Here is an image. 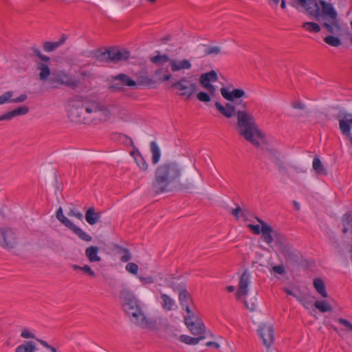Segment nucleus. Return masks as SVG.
I'll use <instances>...</instances> for the list:
<instances>
[{
    "label": "nucleus",
    "mask_w": 352,
    "mask_h": 352,
    "mask_svg": "<svg viewBox=\"0 0 352 352\" xmlns=\"http://www.w3.org/2000/svg\"><path fill=\"white\" fill-rule=\"evenodd\" d=\"M220 91L222 96L229 102L223 106L216 102L217 109L227 118L236 116L239 135L254 146L259 147V140H263L265 135L256 124L254 117L248 111L247 103L242 100H237L245 96L244 90L234 89L230 91L228 89L222 87Z\"/></svg>",
    "instance_id": "1"
},
{
    "label": "nucleus",
    "mask_w": 352,
    "mask_h": 352,
    "mask_svg": "<svg viewBox=\"0 0 352 352\" xmlns=\"http://www.w3.org/2000/svg\"><path fill=\"white\" fill-rule=\"evenodd\" d=\"M113 107L98 100L73 98L68 101L67 117L76 124L97 126L112 118Z\"/></svg>",
    "instance_id": "2"
},
{
    "label": "nucleus",
    "mask_w": 352,
    "mask_h": 352,
    "mask_svg": "<svg viewBox=\"0 0 352 352\" xmlns=\"http://www.w3.org/2000/svg\"><path fill=\"white\" fill-rule=\"evenodd\" d=\"M295 2L314 16L329 33L340 34L342 32L338 13L331 3L324 0H295Z\"/></svg>",
    "instance_id": "3"
},
{
    "label": "nucleus",
    "mask_w": 352,
    "mask_h": 352,
    "mask_svg": "<svg viewBox=\"0 0 352 352\" xmlns=\"http://www.w3.org/2000/svg\"><path fill=\"white\" fill-rule=\"evenodd\" d=\"M181 175V166L176 162L161 164L155 172V179L152 183L153 192L158 194L170 190L171 187H177Z\"/></svg>",
    "instance_id": "4"
},
{
    "label": "nucleus",
    "mask_w": 352,
    "mask_h": 352,
    "mask_svg": "<svg viewBox=\"0 0 352 352\" xmlns=\"http://www.w3.org/2000/svg\"><path fill=\"white\" fill-rule=\"evenodd\" d=\"M342 233L344 235L342 242L334 241L336 248L340 252L347 250L352 258V215L345 213L341 218Z\"/></svg>",
    "instance_id": "5"
},
{
    "label": "nucleus",
    "mask_w": 352,
    "mask_h": 352,
    "mask_svg": "<svg viewBox=\"0 0 352 352\" xmlns=\"http://www.w3.org/2000/svg\"><path fill=\"white\" fill-rule=\"evenodd\" d=\"M202 181L203 175L201 172L192 167L187 170L184 175L180 176L177 188L192 192Z\"/></svg>",
    "instance_id": "6"
},
{
    "label": "nucleus",
    "mask_w": 352,
    "mask_h": 352,
    "mask_svg": "<svg viewBox=\"0 0 352 352\" xmlns=\"http://www.w3.org/2000/svg\"><path fill=\"white\" fill-rule=\"evenodd\" d=\"M171 88L176 91L179 97L189 99L197 91L198 86L192 77L184 76L174 81Z\"/></svg>",
    "instance_id": "7"
},
{
    "label": "nucleus",
    "mask_w": 352,
    "mask_h": 352,
    "mask_svg": "<svg viewBox=\"0 0 352 352\" xmlns=\"http://www.w3.org/2000/svg\"><path fill=\"white\" fill-rule=\"evenodd\" d=\"M120 297L122 300L123 309L129 318L142 309L140 301L128 287H124L120 290Z\"/></svg>",
    "instance_id": "8"
},
{
    "label": "nucleus",
    "mask_w": 352,
    "mask_h": 352,
    "mask_svg": "<svg viewBox=\"0 0 352 352\" xmlns=\"http://www.w3.org/2000/svg\"><path fill=\"white\" fill-rule=\"evenodd\" d=\"M131 323L142 329L153 331L157 329V322L153 318L148 317L143 309L129 318Z\"/></svg>",
    "instance_id": "9"
},
{
    "label": "nucleus",
    "mask_w": 352,
    "mask_h": 352,
    "mask_svg": "<svg viewBox=\"0 0 352 352\" xmlns=\"http://www.w3.org/2000/svg\"><path fill=\"white\" fill-rule=\"evenodd\" d=\"M50 82L52 83H58L65 85L72 89H76L80 83L79 80L73 78L69 73L64 71H60L56 74H53L50 78Z\"/></svg>",
    "instance_id": "10"
},
{
    "label": "nucleus",
    "mask_w": 352,
    "mask_h": 352,
    "mask_svg": "<svg viewBox=\"0 0 352 352\" xmlns=\"http://www.w3.org/2000/svg\"><path fill=\"white\" fill-rule=\"evenodd\" d=\"M337 118L342 134L349 138L352 144V113L340 112Z\"/></svg>",
    "instance_id": "11"
},
{
    "label": "nucleus",
    "mask_w": 352,
    "mask_h": 352,
    "mask_svg": "<svg viewBox=\"0 0 352 352\" xmlns=\"http://www.w3.org/2000/svg\"><path fill=\"white\" fill-rule=\"evenodd\" d=\"M112 80L114 82L109 88L113 91H122L124 86L129 87H137L138 82L131 78L125 74H119L116 76L111 77Z\"/></svg>",
    "instance_id": "12"
},
{
    "label": "nucleus",
    "mask_w": 352,
    "mask_h": 352,
    "mask_svg": "<svg viewBox=\"0 0 352 352\" xmlns=\"http://www.w3.org/2000/svg\"><path fill=\"white\" fill-rule=\"evenodd\" d=\"M217 81H218V76L214 70L201 74L199 78L200 85L210 94L216 93V88L212 83Z\"/></svg>",
    "instance_id": "13"
},
{
    "label": "nucleus",
    "mask_w": 352,
    "mask_h": 352,
    "mask_svg": "<svg viewBox=\"0 0 352 352\" xmlns=\"http://www.w3.org/2000/svg\"><path fill=\"white\" fill-rule=\"evenodd\" d=\"M258 332L263 340V345L267 349H269L274 341V329L273 326L266 323L261 324L258 329Z\"/></svg>",
    "instance_id": "14"
},
{
    "label": "nucleus",
    "mask_w": 352,
    "mask_h": 352,
    "mask_svg": "<svg viewBox=\"0 0 352 352\" xmlns=\"http://www.w3.org/2000/svg\"><path fill=\"white\" fill-rule=\"evenodd\" d=\"M16 244L14 232L10 228H0V245L8 248H13Z\"/></svg>",
    "instance_id": "15"
},
{
    "label": "nucleus",
    "mask_w": 352,
    "mask_h": 352,
    "mask_svg": "<svg viewBox=\"0 0 352 352\" xmlns=\"http://www.w3.org/2000/svg\"><path fill=\"white\" fill-rule=\"evenodd\" d=\"M251 273L248 270H245L240 276L238 289L236 292V296L239 300L248 294V286L251 283Z\"/></svg>",
    "instance_id": "16"
},
{
    "label": "nucleus",
    "mask_w": 352,
    "mask_h": 352,
    "mask_svg": "<svg viewBox=\"0 0 352 352\" xmlns=\"http://www.w3.org/2000/svg\"><path fill=\"white\" fill-rule=\"evenodd\" d=\"M189 331L194 336L197 337L209 336L213 338L214 335L210 331H208L202 321L199 320L186 324Z\"/></svg>",
    "instance_id": "17"
},
{
    "label": "nucleus",
    "mask_w": 352,
    "mask_h": 352,
    "mask_svg": "<svg viewBox=\"0 0 352 352\" xmlns=\"http://www.w3.org/2000/svg\"><path fill=\"white\" fill-rule=\"evenodd\" d=\"M130 155L133 157L134 161L140 171L145 173L148 170L149 166L148 163L136 146H134V149L130 152Z\"/></svg>",
    "instance_id": "18"
},
{
    "label": "nucleus",
    "mask_w": 352,
    "mask_h": 352,
    "mask_svg": "<svg viewBox=\"0 0 352 352\" xmlns=\"http://www.w3.org/2000/svg\"><path fill=\"white\" fill-rule=\"evenodd\" d=\"M256 220L261 225V233L262 234L263 241L266 243L270 244L274 241V233H276V231H274L270 226L267 224L261 219L256 218Z\"/></svg>",
    "instance_id": "19"
},
{
    "label": "nucleus",
    "mask_w": 352,
    "mask_h": 352,
    "mask_svg": "<svg viewBox=\"0 0 352 352\" xmlns=\"http://www.w3.org/2000/svg\"><path fill=\"white\" fill-rule=\"evenodd\" d=\"M110 50V62L117 63L120 60H126L130 56V53L126 50H119L116 48H111Z\"/></svg>",
    "instance_id": "20"
},
{
    "label": "nucleus",
    "mask_w": 352,
    "mask_h": 352,
    "mask_svg": "<svg viewBox=\"0 0 352 352\" xmlns=\"http://www.w3.org/2000/svg\"><path fill=\"white\" fill-rule=\"evenodd\" d=\"M29 112V108L26 106L18 107L12 111H8L0 116V121L10 120L14 117L25 115Z\"/></svg>",
    "instance_id": "21"
},
{
    "label": "nucleus",
    "mask_w": 352,
    "mask_h": 352,
    "mask_svg": "<svg viewBox=\"0 0 352 352\" xmlns=\"http://www.w3.org/2000/svg\"><path fill=\"white\" fill-rule=\"evenodd\" d=\"M85 218L89 225L93 226L100 222L101 212H98L94 207H90L86 210Z\"/></svg>",
    "instance_id": "22"
},
{
    "label": "nucleus",
    "mask_w": 352,
    "mask_h": 352,
    "mask_svg": "<svg viewBox=\"0 0 352 352\" xmlns=\"http://www.w3.org/2000/svg\"><path fill=\"white\" fill-rule=\"evenodd\" d=\"M161 306L166 311H171L175 309L177 307L176 302L173 298L169 295L160 293Z\"/></svg>",
    "instance_id": "23"
},
{
    "label": "nucleus",
    "mask_w": 352,
    "mask_h": 352,
    "mask_svg": "<svg viewBox=\"0 0 352 352\" xmlns=\"http://www.w3.org/2000/svg\"><path fill=\"white\" fill-rule=\"evenodd\" d=\"M170 67L174 72H179L182 69H190L192 67L190 62L187 59L177 60L172 59L170 61Z\"/></svg>",
    "instance_id": "24"
},
{
    "label": "nucleus",
    "mask_w": 352,
    "mask_h": 352,
    "mask_svg": "<svg viewBox=\"0 0 352 352\" xmlns=\"http://www.w3.org/2000/svg\"><path fill=\"white\" fill-rule=\"evenodd\" d=\"M116 109V111L114 113V116L118 121L124 123L132 122L133 119L131 114L128 110L121 107H117Z\"/></svg>",
    "instance_id": "25"
},
{
    "label": "nucleus",
    "mask_w": 352,
    "mask_h": 352,
    "mask_svg": "<svg viewBox=\"0 0 352 352\" xmlns=\"http://www.w3.org/2000/svg\"><path fill=\"white\" fill-rule=\"evenodd\" d=\"M99 248L94 245H91L86 248L85 256L90 263H99L102 258L98 255Z\"/></svg>",
    "instance_id": "26"
},
{
    "label": "nucleus",
    "mask_w": 352,
    "mask_h": 352,
    "mask_svg": "<svg viewBox=\"0 0 352 352\" xmlns=\"http://www.w3.org/2000/svg\"><path fill=\"white\" fill-rule=\"evenodd\" d=\"M109 49L96 50L92 52L93 57L98 62L108 63L110 62Z\"/></svg>",
    "instance_id": "27"
},
{
    "label": "nucleus",
    "mask_w": 352,
    "mask_h": 352,
    "mask_svg": "<svg viewBox=\"0 0 352 352\" xmlns=\"http://www.w3.org/2000/svg\"><path fill=\"white\" fill-rule=\"evenodd\" d=\"M67 39V36L63 34L56 42L47 41L43 43V50L47 52H51L56 50L60 45H63Z\"/></svg>",
    "instance_id": "28"
},
{
    "label": "nucleus",
    "mask_w": 352,
    "mask_h": 352,
    "mask_svg": "<svg viewBox=\"0 0 352 352\" xmlns=\"http://www.w3.org/2000/svg\"><path fill=\"white\" fill-rule=\"evenodd\" d=\"M36 69L40 71L38 74L40 80L45 81L49 78L51 71L47 65L38 62L36 63Z\"/></svg>",
    "instance_id": "29"
},
{
    "label": "nucleus",
    "mask_w": 352,
    "mask_h": 352,
    "mask_svg": "<svg viewBox=\"0 0 352 352\" xmlns=\"http://www.w3.org/2000/svg\"><path fill=\"white\" fill-rule=\"evenodd\" d=\"M68 228L76 234L80 239L85 241L90 242L92 240V237L89 234L76 226L74 223Z\"/></svg>",
    "instance_id": "30"
},
{
    "label": "nucleus",
    "mask_w": 352,
    "mask_h": 352,
    "mask_svg": "<svg viewBox=\"0 0 352 352\" xmlns=\"http://www.w3.org/2000/svg\"><path fill=\"white\" fill-rule=\"evenodd\" d=\"M313 285L316 292L323 298H327L328 294L326 291V286L321 278H315Z\"/></svg>",
    "instance_id": "31"
},
{
    "label": "nucleus",
    "mask_w": 352,
    "mask_h": 352,
    "mask_svg": "<svg viewBox=\"0 0 352 352\" xmlns=\"http://www.w3.org/2000/svg\"><path fill=\"white\" fill-rule=\"evenodd\" d=\"M36 347L34 342L25 341L16 347L14 352H36Z\"/></svg>",
    "instance_id": "32"
},
{
    "label": "nucleus",
    "mask_w": 352,
    "mask_h": 352,
    "mask_svg": "<svg viewBox=\"0 0 352 352\" xmlns=\"http://www.w3.org/2000/svg\"><path fill=\"white\" fill-rule=\"evenodd\" d=\"M314 305L322 313L332 312L333 310L332 305L327 300H316Z\"/></svg>",
    "instance_id": "33"
},
{
    "label": "nucleus",
    "mask_w": 352,
    "mask_h": 352,
    "mask_svg": "<svg viewBox=\"0 0 352 352\" xmlns=\"http://www.w3.org/2000/svg\"><path fill=\"white\" fill-rule=\"evenodd\" d=\"M313 169L320 175H327V171L319 157H315L312 164Z\"/></svg>",
    "instance_id": "34"
},
{
    "label": "nucleus",
    "mask_w": 352,
    "mask_h": 352,
    "mask_svg": "<svg viewBox=\"0 0 352 352\" xmlns=\"http://www.w3.org/2000/svg\"><path fill=\"white\" fill-rule=\"evenodd\" d=\"M186 312V315L184 317V322L185 324L190 322H197L201 320L190 308L189 306H186L184 309Z\"/></svg>",
    "instance_id": "35"
},
{
    "label": "nucleus",
    "mask_w": 352,
    "mask_h": 352,
    "mask_svg": "<svg viewBox=\"0 0 352 352\" xmlns=\"http://www.w3.org/2000/svg\"><path fill=\"white\" fill-rule=\"evenodd\" d=\"M206 338V336H201V337H191L187 335H182L179 337V340L182 342H184L188 345H196L201 340H203Z\"/></svg>",
    "instance_id": "36"
},
{
    "label": "nucleus",
    "mask_w": 352,
    "mask_h": 352,
    "mask_svg": "<svg viewBox=\"0 0 352 352\" xmlns=\"http://www.w3.org/2000/svg\"><path fill=\"white\" fill-rule=\"evenodd\" d=\"M179 300L182 307L184 309L189 306L188 302H191L190 295L186 289H182L179 294Z\"/></svg>",
    "instance_id": "37"
},
{
    "label": "nucleus",
    "mask_w": 352,
    "mask_h": 352,
    "mask_svg": "<svg viewBox=\"0 0 352 352\" xmlns=\"http://www.w3.org/2000/svg\"><path fill=\"white\" fill-rule=\"evenodd\" d=\"M150 146L152 153V163L156 164L159 162L161 157L160 148L155 142H151Z\"/></svg>",
    "instance_id": "38"
},
{
    "label": "nucleus",
    "mask_w": 352,
    "mask_h": 352,
    "mask_svg": "<svg viewBox=\"0 0 352 352\" xmlns=\"http://www.w3.org/2000/svg\"><path fill=\"white\" fill-rule=\"evenodd\" d=\"M280 251L281 254L286 258L291 260H294L296 258V254L295 252L293 250L292 247L289 243L286 245L280 248Z\"/></svg>",
    "instance_id": "39"
},
{
    "label": "nucleus",
    "mask_w": 352,
    "mask_h": 352,
    "mask_svg": "<svg viewBox=\"0 0 352 352\" xmlns=\"http://www.w3.org/2000/svg\"><path fill=\"white\" fill-rule=\"evenodd\" d=\"M170 60L167 54L160 55L158 54L151 58V63L158 65H162L167 62L170 64Z\"/></svg>",
    "instance_id": "40"
},
{
    "label": "nucleus",
    "mask_w": 352,
    "mask_h": 352,
    "mask_svg": "<svg viewBox=\"0 0 352 352\" xmlns=\"http://www.w3.org/2000/svg\"><path fill=\"white\" fill-rule=\"evenodd\" d=\"M56 217L57 219L59 221H60L67 228L73 223L72 221H70L68 218L64 216L63 209L60 207L56 211Z\"/></svg>",
    "instance_id": "41"
},
{
    "label": "nucleus",
    "mask_w": 352,
    "mask_h": 352,
    "mask_svg": "<svg viewBox=\"0 0 352 352\" xmlns=\"http://www.w3.org/2000/svg\"><path fill=\"white\" fill-rule=\"evenodd\" d=\"M302 28L310 32L318 33L320 31V25L315 22H305L302 25Z\"/></svg>",
    "instance_id": "42"
},
{
    "label": "nucleus",
    "mask_w": 352,
    "mask_h": 352,
    "mask_svg": "<svg viewBox=\"0 0 352 352\" xmlns=\"http://www.w3.org/2000/svg\"><path fill=\"white\" fill-rule=\"evenodd\" d=\"M324 41L326 43L333 47H339L342 44V42L338 37L331 35L324 37Z\"/></svg>",
    "instance_id": "43"
},
{
    "label": "nucleus",
    "mask_w": 352,
    "mask_h": 352,
    "mask_svg": "<svg viewBox=\"0 0 352 352\" xmlns=\"http://www.w3.org/2000/svg\"><path fill=\"white\" fill-rule=\"evenodd\" d=\"M274 239L276 241V244L279 249L289 243L285 237L277 232L274 233Z\"/></svg>",
    "instance_id": "44"
},
{
    "label": "nucleus",
    "mask_w": 352,
    "mask_h": 352,
    "mask_svg": "<svg viewBox=\"0 0 352 352\" xmlns=\"http://www.w3.org/2000/svg\"><path fill=\"white\" fill-rule=\"evenodd\" d=\"M30 51L32 52L33 54L39 58L41 60L48 62L50 61V57L43 55L41 50L36 45H33L30 48Z\"/></svg>",
    "instance_id": "45"
},
{
    "label": "nucleus",
    "mask_w": 352,
    "mask_h": 352,
    "mask_svg": "<svg viewBox=\"0 0 352 352\" xmlns=\"http://www.w3.org/2000/svg\"><path fill=\"white\" fill-rule=\"evenodd\" d=\"M138 82L142 85L149 86L153 83V81L149 76L146 74H140L138 76Z\"/></svg>",
    "instance_id": "46"
},
{
    "label": "nucleus",
    "mask_w": 352,
    "mask_h": 352,
    "mask_svg": "<svg viewBox=\"0 0 352 352\" xmlns=\"http://www.w3.org/2000/svg\"><path fill=\"white\" fill-rule=\"evenodd\" d=\"M231 214L236 219L242 218L244 220H247L248 217L245 215V211L241 209L240 206H237L231 210Z\"/></svg>",
    "instance_id": "47"
},
{
    "label": "nucleus",
    "mask_w": 352,
    "mask_h": 352,
    "mask_svg": "<svg viewBox=\"0 0 352 352\" xmlns=\"http://www.w3.org/2000/svg\"><path fill=\"white\" fill-rule=\"evenodd\" d=\"M214 94H210L208 91H199L197 94V98L203 102H209L211 101V96H213Z\"/></svg>",
    "instance_id": "48"
},
{
    "label": "nucleus",
    "mask_w": 352,
    "mask_h": 352,
    "mask_svg": "<svg viewBox=\"0 0 352 352\" xmlns=\"http://www.w3.org/2000/svg\"><path fill=\"white\" fill-rule=\"evenodd\" d=\"M14 96V93L12 91H8L0 96V105L10 103L11 98Z\"/></svg>",
    "instance_id": "49"
},
{
    "label": "nucleus",
    "mask_w": 352,
    "mask_h": 352,
    "mask_svg": "<svg viewBox=\"0 0 352 352\" xmlns=\"http://www.w3.org/2000/svg\"><path fill=\"white\" fill-rule=\"evenodd\" d=\"M221 52V48L219 46H210L205 50L206 55H217Z\"/></svg>",
    "instance_id": "50"
},
{
    "label": "nucleus",
    "mask_w": 352,
    "mask_h": 352,
    "mask_svg": "<svg viewBox=\"0 0 352 352\" xmlns=\"http://www.w3.org/2000/svg\"><path fill=\"white\" fill-rule=\"evenodd\" d=\"M126 270L134 275L138 274L139 267L138 265L135 263H129L126 265Z\"/></svg>",
    "instance_id": "51"
},
{
    "label": "nucleus",
    "mask_w": 352,
    "mask_h": 352,
    "mask_svg": "<svg viewBox=\"0 0 352 352\" xmlns=\"http://www.w3.org/2000/svg\"><path fill=\"white\" fill-rule=\"evenodd\" d=\"M292 107L295 109H299L302 111H305L307 109L305 104L300 100L292 102Z\"/></svg>",
    "instance_id": "52"
},
{
    "label": "nucleus",
    "mask_w": 352,
    "mask_h": 352,
    "mask_svg": "<svg viewBox=\"0 0 352 352\" xmlns=\"http://www.w3.org/2000/svg\"><path fill=\"white\" fill-rule=\"evenodd\" d=\"M243 301L245 307L250 310L251 312H253L256 310V305L254 302H249L244 298L241 299Z\"/></svg>",
    "instance_id": "53"
},
{
    "label": "nucleus",
    "mask_w": 352,
    "mask_h": 352,
    "mask_svg": "<svg viewBox=\"0 0 352 352\" xmlns=\"http://www.w3.org/2000/svg\"><path fill=\"white\" fill-rule=\"evenodd\" d=\"M171 77H172V75L169 72L168 69L165 68L164 74H163V76L158 78V80L161 82L168 81V80H170Z\"/></svg>",
    "instance_id": "54"
},
{
    "label": "nucleus",
    "mask_w": 352,
    "mask_h": 352,
    "mask_svg": "<svg viewBox=\"0 0 352 352\" xmlns=\"http://www.w3.org/2000/svg\"><path fill=\"white\" fill-rule=\"evenodd\" d=\"M138 278L144 284H153L155 282L154 278L151 276H148L146 277L139 276Z\"/></svg>",
    "instance_id": "55"
},
{
    "label": "nucleus",
    "mask_w": 352,
    "mask_h": 352,
    "mask_svg": "<svg viewBox=\"0 0 352 352\" xmlns=\"http://www.w3.org/2000/svg\"><path fill=\"white\" fill-rule=\"evenodd\" d=\"M338 322L346 327L349 330L352 331V323H351L348 320L340 318L338 319Z\"/></svg>",
    "instance_id": "56"
},
{
    "label": "nucleus",
    "mask_w": 352,
    "mask_h": 352,
    "mask_svg": "<svg viewBox=\"0 0 352 352\" xmlns=\"http://www.w3.org/2000/svg\"><path fill=\"white\" fill-rule=\"evenodd\" d=\"M123 255H122L120 260L122 262H127L129 260L131 259V254L130 253L129 250L127 249L123 250Z\"/></svg>",
    "instance_id": "57"
},
{
    "label": "nucleus",
    "mask_w": 352,
    "mask_h": 352,
    "mask_svg": "<svg viewBox=\"0 0 352 352\" xmlns=\"http://www.w3.org/2000/svg\"><path fill=\"white\" fill-rule=\"evenodd\" d=\"M272 271L278 274L283 275L285 273V267L283 265H275L272 267Z\"/></svg>",
    "instance_id": "58"
},
{
    "label": "nucleus",
    "mask_w": 352,
    "mask_h": 352,
    "mask_svg": "<svg viewBox=\"0 0 352 352\" xmlns=\"http://www.w3.org/2000/svg\"><path fill=\"white\" fill-rule=\"evenodd\" d=\"M21 336L22 338H26V339H28V338H35V335L34 333H32L30 331L27 329H23L21 331Z\"/></svg>",
    "instance_id": "59"
},
{
    "label": "nucleus",
    "mask_w": 352,
    "mask_h": 352,
    "mask_svg": "<svg viewBox=\"0 0 352 352\" xmlns=\"http://www.w3.org/2000/svg\"><path fill=\"white\" fill-rule=\"evenodd\" d=\"M81 271L85 272V273L88 274L91 277H95L96 273L94 270H91V267L88 265H85L82 267Z\"/></svg>",
    "instance_id": "60"
},
{
    "label": "nucleus",
    "mask_w": 352,
    "mask_h": 352,
    "mask_svg": "<svg viewBox=\"0 0 352 352\" xmlns=\"http://www.w3.org/2000/svg\"><path fill=\"white\" fill-rule=\"evenodd\" d=\"M26 99H27V95L26 94H21L19 96H18L17 98H13L12 97L10 102L21 103V102H24Z\"/></svg>",
    "instance_id": "61"
},
{
    "label": "nucleus",
    "mask_w": 352,
    "mask_h": 352,
    "mask_svg": "<svg viewBox=\"0 0 352 352\" xmlns=\"http://www.w3.org/2000/svg\"><path fill=\"white\" fill-rule=\"evenodd\" d=\"M69 215L71 216V217H74L76 218H77L79 220H82V214L80 212L78 211L76 209H71L69 212Z\"/></svg>",
    "instance_id": "62"
},
{
    "label": "nucleus",
    "mask_w": 352,
    "mask_h": 352,
    "mask_svg": "<svg viewBox=\"0 0 352 352\" xmlns=\"http://www.w3.org/2000/svg\"><path fill=\"white\" fill-rule=\"evenodd\" d=\"M283 290L288 294V295H290V296H294V298H296V300L298 301H301V299H300V296H301V294L299 292V294H297L296 292H294L293 291H292L291 289H288V288H284Z\"/></svg>",
    "instance_id": "63"
},
{
    "label": "nucleus",
    "mask_w": 352,
    "mask_h": 352,
    "mask_svg": "<svg viewBox=\"0 0 352 352\" xmlns=\"http://www.w3.org/2000/svg\"><path fill=\"white\" fill-rule=\"evenodd\" d=\"M274 163L278 166L279 171H286L287 168L280 157H277V160Z\"/></svg>",
    "instance_id": "64"
}]
</instances>
